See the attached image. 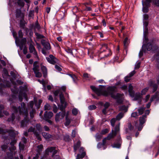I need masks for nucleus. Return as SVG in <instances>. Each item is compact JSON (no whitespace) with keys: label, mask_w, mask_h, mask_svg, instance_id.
Wrapping results in <instances>:
<instances>
[{"label":"nucleus","mask_w":159,"mask_h":159,"mask_svg":"<svg viewBox=\"0 0 159 159\" xmlns=\"http://www.w3.org/2000/svg\"><path fill=\"white\" fill-rule=\"evenodd\" d=\"M72 112L73 115L75 116L78 114V110L76 108H74L72 110Z\"/></svg>","instance_id":"nucleus-56"},{"label":"nucleus","mask_w":159,"mask_h":159,"mask_svg":"<svg viewBox=\"0 0 159 159\" xmlns=\"http://www.w3.org/2000/svg\"><path fill=\"white\" fill-rule=\"evenodd\" d=\"M54 94L55 96L59 95L60 99H65L66 98L64 97L62 93L61 92L60 90H55L54 92Z\"/></svg>","instance_id":"nucleus-15"},{"label":"nucleus","mask_w":159,"mask_h":159,"mask_svg":"<svg viewBox=\"0 0 159 159\" xmlns=\"http://www.w3.org/2000/svg\"><path fill=\"white\" fill-rule=\"evenodd\" d=\"M20 27L21 29H25V25L22 20H20Z\"/></svg>","instance_id":"nucleus-44"},{"label":"nucleus","mask_w":159,"mask_h":159,"mask_svg":"<svg viewBox=\"0 0 159 159\" xmlns=\"http://www.w3.org/2000/svg\"><path fill=\"white\" fill-rule=\"evenodd\" d=\"M17 3L18 5L20 7H23L25 3L23 0H17Z\"/></svg>","instance_id":"nucleus-41"},{"label":"nucleus","mask_w":159,"mask_h":159,"mask_svg":"<svg viewBox=\"0 0 159 159\" xmlns=\"http://www.w3.org/2000/svg\"><path fill=\"white\" fill-rule=\"evenodd\" d=\"M46 59L50 63L55 65L59 63V60L52 55H50L48 57H46Z\"/></svg>","instance_id":"nucleus-6"},{"label":"nucleus","mask_w":159,"mask_h":159,"mask_svg":"<svg viewBox=\"0 0 159 159\" xmlns=\"http://www.w3.org/2000/svg\"><path fill=\"white\" fill-rule=\"evenodd\" d=\"M123 100H116V103L114 104L115 106L123 104Z\"/></svg>","instance_id":"nucleus-52"},{"label":"nucleus","mask_w":159,"mask_h":159,"mask_svg":"<svg viewBox=\"0 0 159 159\" xmlns=\"http://www.w3.org/2000/svg\"><path fill=\"white\" fill-rule=\"evenodd\" d=\"M153 2L155 5L159 7V0H154Z\"/></svg>","instance_id":"nucleus-64"},{"label":"nucleus","mask_w":159,"mask_h":159,"mask_svg":"<svg viewBox=\"0 0 159 159\" xmlns=\"http://www.w3.org/2000/svg\"><path fill=\"white\" fill-rule=\"evenodd\" d=\"M124 114L122 112L119 113L116 116V118L117 120H120L124 116Z\"/></svg>","instance_id":"nucleus-31"},{"label":"nucleus","mask_w":159,"mask_h":159,"mask_svg":"<svg viewBox=\"0 0 159 159\" xmlns=\"http://www.w3.org/2000/svg\"><path fill=\"white\" fill-rule=\"evenodd\" d=\"M150 85L153 88V92H155L157 89L158 87L157 85L155 83V82L153 81H150L149 82Z\"/></svg>","instance_id":"nucleus-22"},{"label":"nucleus","mask_w":159,"mask_h":159,"mask_svg":"<svg viewBox=\"0 0 159 159\" xmlns=\"http://www.w3.org/2000/svg\"><path fill=\"white\" fill-rule=\"evenodd\" d=\"M141 95L140 93L139 92L136 93L135 94L134 96V99H138L139 98H141Z\"/></svg>","instance_id":"nucleus-47"},{"label":"nucleus","mask_w":159,"mask_h":159,"mask_svg":"<svg viewBox=\"0 0 159 159\" xmlns=\"http://www.w3.org/2000/svg\"><path fill=\"white\" fill-rule=\"evenodd\" d=\"M150 99H159V92H157Z\"/></svg>","instance_id":"nucleus-42"},{"label":"nucleus","mask_w":159,"mask_h":159,"mask_svg":"<svg viewBox=\"0 0 159 159\" xmlns=\"http://www.w3.org/2000/svg\"><path fill=\"white\" fill-rule=\"evenodd\" d=\"M151 2L152 0H143L142 1V5L150 6V3Z\"/></svg>","instance_id":"nucleus-28"},{"label":"nucleus","mask_w":159,"mask_h":159,"mask_svg":"<svg viewBox=\"0 0 159 159\" xmlns=\"http://www.w3.org/2000/svg\"><path fill=\"white\" fill-rule=\"evenodd\" d=\"M41 68L43 72V77L45 78L46 77L47 75V68L45 66L42 65V64L41 65Z\"/></svg>","instance_id":"nucleus-20"},{"label":"nucleus","mask_w":159,"mask_h":159,"mask_svg":"<svg viewBox=\"0 0 159 159\" xmlns=\"http://www.w3.org/2000/svg\"><path fill=\"white\" fill-rule=\"evenodd\" d=\"M36 110L34 109H32L30 112V116L31 118L33 119L34 117V115L35 114Z\"/></svg>","instance_id":"nucleus-34"},{"label":"nucleus","mask_w":159,"mask_h":159,"mask_svg":"<svg viewBox=\"0 0 159 159\" xmlns=\"http://www.w3.org/2000/svg\"><path fill=\"white\" fill-rule=\"evenodd\" d=\"M147 117V116L146 114L143 115L142 116L139 117V125L138 127L139 131H141L143 127V125L146 122V118Z\"/></svg>","instance_id":"nucleus-7"},{"label":"nucleus","mask_w":159,"mask_h":159,"mask_svg":"<svg viewBox=\"0 0 159 159\" xmlns=\"http://www.w3.org/2000/svg\"><path fill=\"white\" fill-rule=\"evenodd\" d=\"M128 128L130 131H133L134 130V127L132 125L131 123H129L128 124Z\"/></svg>","instance_id":"nucleus-48"},{"label":"nucleus","mask_w":159,"mask_h":159,"mask_svg":"<svg viewBox=\"0 0 159 159\" xmlns=\"http://www.w3.org/2000/svg\"><path fill=\"white\" fill-rule=\"evenodd\" d=\"M101 47L100 48V52H102L103 51H106L108 52V53L106 55H104V57H107L111 54L110 50L109 49L107 48V44L102 43L100 45Z\"/></svg>","instance_id":"nucleus-5"},{"label":"nucleus","mask_w":159,"mask_h":159,"mask_svg":"<svg viewBox=\"0 0 159 159\" xmlns=\"http://www.w3.org/2000/svg\"><path fill=\"white\" fill-rule=\"evenodd\" d=\"M66 114V111H61L57 113L55 116V120L57 122H58L64 118Z\"/></svg>","instance_id":"nucleus-9"},{"label":"nucleus","mask_w":159,"mask_h":159,"mask_svg":"<svg viewBox=\"0 0 159 159\" xmlns=\"http://www.w3.org/2000/svg\"><path fill=\"white\" fill-rule=\"evenodd\" d=\"M121 144L119 143H115L112 146V147L113 148H119L120 147Z\"/></svg>","instance_id":"nucleus-60"},{"label":"nucleus","mask_w":159,"mask_h":159,"mask_svg":"<svg viewBox=\"0 0 159 159\" xmlns=\"http://www.w3.org/2000/svg\"><path fill=\"white\" fill-rule=\"evenodd\" d=\"M66 75L69 76L72 78L73 82L75 83H77L79 80L75 74H73L71 72H70V73H67Z\"/></svg>","instance_id":"nucleus-18"},{"label":"nucleus","mask_w":159,"mask_h":159,"mask_svg":"<svg viewBox=\"0 0 159 159\" xmlns=\"http://www.w3.org/2000/svg\"><path fill=\"white\" fill-rule=\"evenodd\" d=\"M21 107L19 106L17 108L16 106H13L12 107L14 112L15 113H17L19 111L20 114H23L25 116L28 115V112L27 109L26 108L25 104L23 102L21 104Z\"/></svg>","instance_id":"nucleus-2"},{"label":"nucleus","mask_w":159,"mask_h":159,"mask_svg":"<svg viewBox=\"0 0 159 159\" xmlns=\"http://www.w3.org/2000/svg\"><path fill=\"white\" fill-rule=\"evenodd\" d=\"M107 140V139L105 138L103 139L102 140V146H105L106 145V141Z\"/></svg>","instance_id":"nucleus-62"},{"label":"nucleus","mask_w":159,"mask_h":159,"mask_svg":"<svg viewBox=\"0 0 159 159\" xmlns=\"http://www.w3.org/2000/svg\"><path fill=\"white\" fill-rule=\"evenodd\" d=\"M83 77L85 79L88 78L89 80L91 78V77L90 74H88L87 73H84L83 74Z\"/></svg>","instance_id":"nucleus-45"},{"label":"nucleus","mask_w":159,"mask_h":159,"mask_svg":"<svg viewBox=\"0 0 159 159\" xmlns=\"http://www.w3.org/2000/svg\"><path fill=\"white\" fill-rule=\"evenodd\" d=\"M42 134L43 137L46 139H49L52 137L51 135L47 133L43 132Z\"/></svg>","instance_id":"nucleus-29"},{"label":"nucleus","mask_w":159,"mask_h":159,"mask_svg":"<svg viewBox=\"0 0 159 159\" xmlns=\"http://www.w3.org/2000/svg\"><path fill=\"white\" fill-rule=\"evenodd\" d=\"M145 109V107L143 106L139 107L137 109L139 114L141 115L143 114Z\"/></svg>","instance_id":"nucleus-26"},{"label":"nucleus","mask_w":159,"mask_h":159,"mask_svg":"<svg viewBox=\"0 0 159 159\" xmlns=\"http://www.w3.org/2000/svg\"><path fill=\"white\" fill-rule=\"evenodd\" d=\"M29 50L30 52L31 53H33V54L36 57H37L38 55L37 52L34 46L32 44L30 45L29 47Z\"/></svg>","instance_id":"nucleus-17"},{"label":"nucleus","mask_w":159,"mask_h":159,"mask_svg":"<svg viewBox=\"0 0 159 159\" xmlns=\"http://www.w3.org/2000/svg\"><path fill=\"white\" fill-rule=\"evenodd\" d=\"M102 137V135L101 134L97 133L95 135L96 140L97 141H100Z\"/></svg>","instance_id":"nucleus-35"},{"label":"nucleus","mask_w":159,"mask_h":159,"mask_svg":"<svg viewBox=\"0 0 159 159\" xmlns=\"http://www.w3.org/2000/svg\"><path fill=\"white\" fill-rule=\"evenodd\" d=\"M117 120L116 118H112L110 120L111 125L112 127H114L116 120Z\"/></svg>","instance_id":"nucleus-49"},{"label":"nucleus","mask_w":159,"mask_h":159,"mask_svg":"<svg viewBox=\"0 0 159 159\" xmlns=\"http://www.w3.org/2000/svg\"><path fill=\"white\" fill-rule=\"evenodd\" d=\"M64 139L66 142H69L70 140V136L68 135H66L64 136Z\"/></svg>","instance_id":"nucleus-50"},{"label":"nucleus","mask_w":159,"mask_h":159,"mask_svg":"<svg viewBox=\"0 0 159 159\" xmlns=\"http://www.w3.org/2000/svg\"><path fill=\"white\" fill-rule=\"evenodd\" d=\"M41 43L46 50H49L50 49V43L48 41L42 39L41 41Z\"/></svg>","instance_id":"nucleus-14"},{"label":"nucleus","mask_w":159,"mask_h":159,"mask_svg":"<svg viewBox=\"0 0 159 159\" xmlns=\"http://www.w3.org/2000/svg\"><path fill=\"white\" fill-rule=\"evenodd\" d=\"M55 68L58 71H61L62 70V69L60 67L57 65H56L55 66Z\"/></svg>","instance_id":"nucleus-61"},{"label":"nucleus","mask_w":159,"mask_h":159,"mask_svg":"<svg viewBox=\"0 0 159 159\" xmlns=\"http://www.w3.org/2000/svg\"><path fill=\"white\" fill-rule=\"evenodd\" d=\"M128 91L130 96L133 97H134L135 92L133 90V87L131 84L129 85Z\"/></svg>","instance_id":"nucleus-21"},{"label":"nucleus","mask_w":159,"mask_h":159,"mask_svg":"<svg viewBox=\"0 0 159 159\" xmlns=\"http://www.w3.org/2000/svg\"><path fill=\"white\" fill-rule=\"evenodd\" d=\"M138 116V114L137 112H134L132 113L131 116V117L134 118L136 116Z\"/></svg>","instance_id":"nucleus-55"},{"label":"nucleus","mask_w":159,"mask_h":159,"mask_svg":"<svg viewBox=\"0 0 159 159\" xmlns=\"http://www.w3.org/2000/svg\"><path fill=\"white\" fill-rule=\"evenodd\" d=\"M35 127L37 129L36 130H37V131H38V132L40 133L42 131V128L41 127V125L40 124H36L35 125Z\"/></svg>","instance_id":"nucleus-27"},{"label":"nucleus","mask_w":159,"mask_h":159,"mask_svg":"<svg viewBox=\"0 0 159 159\" xmlns=\"http://www.w3.org/2000/svg\"><path fill=\"white\" fill-rule=\"evenodd\" d=\"M128 108V106H125L124 105H121L119 107V110L125 113L127 111Z\"/></svg>","instance_id":"nucleus-23"},{"label":"nucleus","mask_w":159,"mask_h":159,"mask_svg":"<svg viewBox=\"0 0 159 159\" xmlns=\"http://www.w3.org/2000/svg\"><path fill=\"white\" fill-rule=\"evenodd\" d=\"M33 132V134L36 137L38 140L39 141H41V138L40 135V133L35 129L34 127H33L32 126L30 127L28 130V132Z\"/></svg>","instance_id":"nucleus-8"},{"label":"nucleus","mask_w":159,"mask_h":159,"mask_svg":"<svg viewBox=\"0 0 159 159\" xmlns=\"http://www.w3.org/2000/svg\"><path fill=\"white\" fill-rule=\"evenodd\" d=\"M154 39H153L152 40V43L151 42H149L148 43L145 47H146V48L147 50L148 51H150L152 49H153V51H154L157 48V47L156 46H155L154 45V42L155 41ZM145 46H146L144 44Z\"/></svg>","instance_id":"nucleus-10"},{"label":"nucleus","mask_w":159,"mask_h":159,"mask_svg":"<svg viewBox=\"0 0 159 159\" xmlns=\"http://www.w3.org/2000/svg\"><path fill=\"white\" fill-rule=\"evenodd\" d=\"M2 75L3 77H4V76L10 77V75H8V71L6 69H4L3 70Z\"/></svg>","instance_id":"nucleus-43"},{"label":"nucleus","mask_w":159,"mask_h":159,"mask_svg":"<svg viewBox=\"0 0 159 159\" xmlns=\"http://www.w3.org/2000/svg\"><path fill=\"white\" fill-rule=\"evenodd\" d=\"M111 132L112 133H111L109 134L107 137H105L107 140H110L111 139L114 138L116 135V133L114 134L113 133V130H112Z\"/></svg>","instance_id":"nucleus-25"},{"label":"nucleus","mask_w":159,"mask_h":159,"mask_svg":"<svg viewBox=\"0 0 159 159\" xmlns=\"http://www.w3.org/2000/svg\"><path fill=\"white\" fill-rule=\"evenodd\" d=\"M18 36L20 38H22L23 37V34L21 30H19L18 32Z\"/></svg>","instance_id":"nucleus-57"},{"label":"nucleus","mask_w":159,"mask_h":159,"mask_svg":"<svg viewBox=\"0 0 159 159\" xmlns=\"http://www.w3.org/2000/svg\"><path fill=\"white\" fill-rule=\"evenodd\" d=\"M67 105V103L65 101V100H60V104L58 105L59 109L62 112L65 111V109Z\"/></svg>","instance_id":"nucleus-11"},{"label":"nucleus","mask_w":159,"mask_h":159,"mask_svg":"<svg viewBox=\"0 0 159 159\" xmlns=\"http://www.w3.org/2000/svg\"><path fill=\"white\" fill-rule=\"evenodd\" d=\"M19 93V99H27L26 92L27 88L26 86H20Z\"/></svg>","instance_id":"nucleus-3"},{"label":"nucleus","mask_w":159,"mask_h":159,"mask_svg":"<svg viewBox=\"0 0 159 159\" xmlns=\"http://www.w3.org/2000/svg\"><path fill=\"white\" fill-rule=\"evenodd\" d=\"M135 73V71L133 70L129 73V75L125 78V80L126 82H128L130 80V78L133 76V75Z\"/></svg>","instance_id":"nucleus-19"},{"label":"nucleus","mask_w":159,"mask_h":159,"mask_svg":"<svg viewBox=\"0 0 159 159\" xmlns=\"http://www.w3.org/2000/svg\"><path fill=\"white\" fill-rule=\"evenodd\" d=\"M148 89V88L146 87L144 89L141 91V94L144 95L147 92Z\"/></svg>","instance_id":"nucleus-53"},{"label":"nucleus","mask_w":159,"mask_h":159,"mask_svg":"<svg viewBox=\"0 0 159 159\" xmlns=\"http://www.w3.org/2000/svg\"><path fill=\"white\" fill-rule=\"evenodd\" d=\"M67 116L66 117V121L65 123V125L66 126H68L71 122V120L69 117H67Z\"/></svg>","instance_id":"nucleus-33"},{"label":"nucleus","mask_w":159,"mask_h":159,"mask_svg":"<svg viewBox=\"0 0 159 159\" xmlns=\"http://www.w3.org/2000/svg\"><path fill=\"white\" fill-rule=\"evenodd\" d=\"M144 39L143 42L144 43H147L148 41V38L147 35L143 36Z\"/></svg>","instance_id":"nucleus-63"},{"label":"nucleus","mask_w":159,"mask_h":159,"mask_svg":"<svg viewBox=\"0 0 159 159\" xmlns=\"http://www.w3.org/2000/svg\"><path fill=\"white\" fill-rule=\"evenodd\" d=\"M15 90H14L13 89H11V90L14 93V95H13V96H15V97H13V99H15L16 98V95L17 96V93H18V89L16 87H15Z\"/></svg>","instance_id":"nucleus-36"},{"label":"nucleus","mask_w":159,"mask_h":159,"mask_svg":"<svg viewBox=\"0 0 159 159\" xmlns=\"http://www.w3.org/2000/svg\"><path fill=\"white\" fill-rule=\"evenodd\" d=\"M110 104L108 102H106L103 105V106L104 108L105 109H107L110 106Z\"/></svg>","instance_id":"nucleus-59"},{"label":"nucleus","mask_w":159,"mask_h":159,"mask_svg":"<svg viewBox=\"0 0 159 159\" xmlns=\"http://www.w3.org/2000/svg\"><path fill=\"white\" fill-rule=\"evenodd\" d=\"M120 123H119V124L116 125L115 128V131L113 130V133L114 134L116 133V135L117 134V132L119 131L120 130Z\"/></svg>","instance_id":"nucleus-39"},{"label":"nucleus","mask_w":159,"mask_h":159,"mask_svg":"<svg viewBox=\"0 0 159 159\" xmlns=\"http://www.w3.org/2000/svg\"><path fill=\"white\" fill-rule=\"evenodd\" d=\"M35 35L36 36V37L38 39H41L45 38V36L43 35L40 34L37 32H34Z\"/></svg>","instance_id":"nucleus-37"},{"label":"nucleus","mask_w":159,"mask_h":159,"mask_svg":"<svg viewBox=\"0 0 159 159\" xmlns=\"http://www.w3.org/2000/svg\"><path fill=\"white\" fill-rule=\"evenodd\" d=\"M97 107L94 105H90L89 106L88 108L89 110H94Z\"/></svg>","instance_id":"nucleus-54"},{"label":"nucleus","mask_w":159,"mask_h":159,"mask_svg":"<svg viewBox=\"0 0 159 159\" xmlns=\"http://www.w3.org/2000/svg\"><path fill=\"white\" fill-rule=\"evenodd\" d=\"M55 149H56L55 147H51L50 148H48L46 150V153H47L49 152H52Z\"/></svg>","instance_id":"nucleus-40"},{"label":"nucleus","mask_w":159,"mask_h":159,"mask_svg":"<svg viewBox=\"0 0 159 159\" xmlns=\"http://www.w3.org/2000/svg\"><path fill=\"white\" fill-rule=\"evenodd\" d=\"M81 146V142L79 141L75 144L73 146L74 151L76 152Z\"/></svg>","instance_id":"nucleus-24"},{"label":"nucleus","mask_w":159,"mask_h":159,"mask_svg":"<svg viewBox=\"0 0 159 159\" xmlns=\"http://www.w3.org/2000/svg\"><path fill=\"white\" fill-rule=\"evenodd\" d=\"M53 116V113L51 111H45L44 115V120L47 119H50Z\"/></svg>","instance_id":"nucleus-16"},{"label":"nucleus","mask_w":159,"mask_h":159,"mask_svg":"<svg viewBox=\"0 0 159 159\" xmlns=\"http://www.w3.org/2000/svg\"><path fill=\"white\" fill-rule=\"evenodd\" d=\"M51 108V107L48 104H46L44 106V110H49Z\"/></svg>","instance_id":"nucleus-58"},{"label":"nucleus","mask_w":159,"mask_h":159,"mask_svg":"<svg viewBox=\"0 0 159 159\" xmlns=\"http://www.w3.org/2000/svg\"><path fill=\"white\" fill-rule=\"evenodd\" d=\"M105 86L100 85L99 88L95 86H91L90 88L98 96L103 95L104 96H111L115 99H122L124 98V94L122 93H114L116 92V87L114 86L108 87L106 90H104Z\"/></svg>","instance_id":"nucleus-1"},{"label":"nucleus","mask_w":159,"mask_h":159,"mask_svg":"<svg viewBox=\"0 0 159 159\" xmlns=\"http://www.w3.org/2000/svg\"><path fill=\"white\" fill-rule=\"evenodd\" d=\"M6 132L8 133L9 135L12 138H15L16 135L18 134L17 131L12 129H7Z\"/></svg>","instance_id":"nucleus-13"},{"label":"nucleus","mask_w":159,"mask_h":159,"mask_svg":"<svg viewBox=\"0 0 159 159\" xmlns=\"http://www.w3.org/2000/svg\"><path fill=\"white\" fill-rule=\"evenodd\" d=\"M81 154H77L76 159H80V158H83L86 155V152L84 151V148L82 147H80L79 150Z\"/></svg>","instance_id":"nucleus-12"},{"label":"nucleus","mask_w":159,"mask_h":159,"mask_svg":"<svg viewBox=\"0 0 159 159\" xmlns=\"http://www.w3.org/2000/svg\"><path fill=\"white\" fill-rule=\"evenodd\" d=\"M145 48V46L144 44L142 46V50H140L139 53V56L140 57H142L143 55V52H145L146 51L144 49V48Z\"/></svg>","instance_id":"nucleus-30"},{"label":"nucleus","mask_w":159,"mask_h":159,"mask_svg":"<svg viewBox=\"0 0 159 159\" xmlns=\"http://www.w3.org/2000/svg\"><path fill=\"white\" fill-rule=\"evenodd\" d=\"M15 116L14 113L12 114L11 117L8 118L7 119V121L9 122L11 121L12 123H13V121L15 119Z\"/></svg>","instance_id":"nucleus-32"},{"label":"nucleus","mask_w":159,"mask_h":159,"mask_svg":"<svg viewBox=\"0 0 159 159\" xmlns=\"http://www.w3.org/2000/svg\"><path fill=\"white\" fill-rule=\"evenodd\" d=\"M143 11L144 13H147L148 11V7L150 6H149L143 5Z\"/></svg>","instance_id":"nucleus-38"},{"label":"nucleus","mask_w":159,"mask_h":159,"mask_svg":"<svg viewBox=\"0 0 159 159\" xmlns=\"http://www.w3.org/2000/svg\"><path fill=\"white\" fill-rule=\"evenodd\" d=\"M36 62H35L33 64V70L34 72L36 77L37 78H40L42 76V73L39 71V66L35 64V63Z\"/></svg>","instance_id":"nucleus-4"},{"label":"nucleus","mask_w":159,"mask_h":159,"mask_svg":"<svg viewBox=\"0 0 159 159\" xmlns=\"http://www.w3.org/2000/svg\"><path fill=\"white\" fill-rule=\"evenodd\" d=\"M109 132V130L107 129H105L102 130L101 134L102 135L105 134H106L108 133Z\"/></svg>","instance_id":"nucleus-51"},{"label":"nucleus","mask_w":159,"mask_h":159,"mask_svg":"<svg viewBox=\"0 0 159 159\" xmlns=\"http://www.w3.org/2000/svg\"><path fill=\"white\" fill-rule=\"evenodd\" d=\"M128 39L127 38H126L124 41V47L125 48H126L127 47V45L128 44Z\"/></svg>","instance_id":"nucleus-46"}]
</instances>
